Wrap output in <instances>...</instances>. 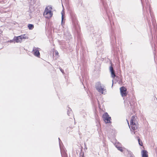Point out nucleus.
<instances>
[{"label": "nucleus", "instance_id": "nucleus-1", "mask_svg": "<svg viewBox=\"0 0 157 157\" xmlns=\"http://www.w3.org/2000/svg\"><path fill=\"white\" fill-rule=\"evenodd\" d=\"M52 7L50 6H47L45 8L43 15L45 18H49L52 17L53 13L52 12Z\"/></svg>", "mask_w": 157, "mask_h": 157}, {"label": "nucleus", "instance_id": "nucleus-2", "mask_svg": "<svg viewBox=\"0 0 157 157\" xmlns=\"http://www.w3.org/2000/svg\"><path fill=\"white\" fill-rule=\"evenodd\" d=\"M128 126L129 128L131 127L132 129L133 130H135L136 129L138 128V123L136 121V119L134 116L132 117L131 118L130 121V125L129 124L128 121L127 120Z\"/></svg>", "mask_w": 157, "mask_h": 157}, {"label": "nucleus", "instance_id": "nucleus-3", "mask_svg": "<svg viewBox=\"0 0 157 157\" xmlns=\"http://www.w3.org/2000/svg\"><path fill=\"white\" fill-rule=\"evenodd\" d=\"M95 88L99 92L102 94H105L106 93V90L105 87L102 86L100 82L96 83Z\"/></svg>", "mask_w": 157, "mask_h": 157}, {"label": "nucleus", "instance_id": "nucleus-4", "mask_svg": "<svg viewBox=\"0 0 157 157\" xmlns=\"http://www.w3.org/2000/svg\"><path fill=\"white\" fill-rule=\"evenodd\" d=\"M28 39V36L25 34H24L18 36H15L13 39L16 41V42L19 43L21 42L23 39Z\"/></svg>", "mask_w": 157, "mask_h": 157}, {"label": "nucleus", "instance_id": "nucleus-5", "mask_svg": "<svg viewBox=\"0 0 157 157\" xmlns=\"http://www.w3.org/2000/svg\"><path fill=\"white\" fill-rule=\"evenodd\" d=\"M102 118L106 123H111V118L107 113H105L102 116Z\"/></svg>", "mask_w": 157, "mask_h": 157}, {"label": "nucleus", "instance_id": "nucleus-6", "mask_svg": "<svg viewBox=\"0 0 157 157\" xmlns=\"http://www.w3.org/2000/svg\"><path fill=\"white\" fill-rule=\"evenodd\" d=\"M121 94L122 97H123L126 96L127 94L126 89L124 86L120 88Z\"/></svg>", "mask_w": 157, "mask_h": 157}, {"label": "nucleus", "instance_id": "nucleus-7", "mask_svg": "<svg viewBox=\"0 0 157 157\" xmlns=\"http://www.w3.org/2000/svg\"><path fill=\"white\" fill-rule=\"evenodd\" d=\"M33 53L36 56L39 57L40 53L38 48L34 47L33 50Z\"/></svg>", "mask_w": 157, "mask_h": 157}, {"label": "nucleus", "instance_id": "nucleus-8", "mask_svg": "<svg viewBox=\"0 0 157 157\" xmlns=\"http://www.w3.org/2000/svg\"><path fill=\"white\" fill-rule=\"evenodd\" d=\"M110 71L111 73L112 77L113 78H114L115 77V75L113 71V68L112 66L110 67Z\"/></svg>", "mask_w": 157, "mask_h": 157}, {"label": "nucleus", "instance_id": "nucleus-9", "mask_svg": "<svg viewBox=\"0 0 157 157\" xmlns=\"http://www.w3.org/2000/svg\"><path fill=\"white\" fill-rule=\"evenodd\" d=\"M142 157H148L147 152L146 150H143L142 151Z\"/></svg>", "mask_w": 157, "mask_h": 157}, {"label": "nucleus", "instance_id": "nucleus-10", "mask_svg": "<svg viewBox=\"0 0 157 157\" xmlns=\"http://www.w3.org/2000/svg\"><path fill=\"white\" fill-rule=\"evenodd\" d=\"M34 27V26L32 24H29L28 25V27L29 29H32Z\"/></svg>", "mask_w": 157, "mask_h": 157}, {"label": "nucleus", "instance_id": "nucleus-11", "mask_svg": "<svg viewBox=\"0 0 157 157\" xmlns=\"http://www.w3.org/2000/svg\"><path fill=\"white\" fill-rule=\"evenodd\" d=\"M116 147L118 148V149L120 150V151H121V152H123V150L122 149V148L121 147H120V146H118L117 145H116Z\"/></svg>", "mask_w": 157, "mask_h": 157}, {"label": "nucleus", "instance_id": "nucleus-12", "mask_svg": "<svg viewBox=\"0 0 157 157\" xmlns=\"http://www.w3.org/2000/svg\"><path fill=\"white\" fill-rule=\"evenodd\" d=\"M138 141L140 145V146H142L143 143L141 141H140V139H138Z\"/></svg>", "mask_w": 157, "mask_h": 157}, {"label": "nucleus", "instance_id": "nucleus-13", "mask_svg": "<svg viewBox=\"0 0 157 157\" xmlns=\"http://www.w3.org/2000/svg\"><path fill=\"white\" fill-rule=\"evenodd\" d=\"M61 14H62V22L63 21V11L62 12Z\"/></svg>", "mask_w": 157, "mask_h": 157}, {"label": "nucleus", "instance_id": "nucleus-14", "mask_svg": "<svg viewBox=\"0 0 157 157\" xmlns=\"http://www.w3.org/2000/svg\"><path fill=\"white\" fill-rule=\"evenodd\" d=\"M72 111H71V110H70V113L71 114V115L73 116V114L72 113Z\"/></svg>", "mask_w": 157, "mask_h": 157}, {"label": "nucleus", "instance_id": "nucleus-15", "mask_svg": "<svg viewBox=\"0 0 157 157\" xmlns=\"http://www.w3.org/2000/svg\"><path fill=\"white\" fill-rule=\"evenodd\" d=\"M55 52L56 55H58V53L57 51Z\"/></svg>", "mask_w": 157, "mask_h": 157}, {"label": "nucleus", "instance_id": "nucleus-16", "mask_svg": "<svg viewBox=\"0 0 157 157\" xmlns=\"http://www.w3.org/2000/svg\"><path fill=\"white\" fill-rule=\"evenodd\" d=\"M59 141L60 142V139H59Z\"/></svg>", "mask_w": 157, "mask_h": 157}, {"label": "nucleus", "instance_id": "nucleus-17", "mask_svg": "<svg viewBox=\"0 0 157 157\" xmlns=\"http://www.w3.org/2000/svg\"><path fill=\"white\" fill-rule=\"evenodd\" d=\"M67 114H68V115L69 116H70V115H69V113H67Z\"/></svg>", "mask_w": 157, "mask_h": 157}, {"label": "nucleus", "instance_id": "nucleus-18", "mask_svg": "<svg viewBox=\"0 0 157 157\" xmlns=\"http://www.w3.org/2000/svg\"><path fill=\"white\" fill-rule=\"evenodd\" d=\"M130 157H133V156H131Z\"/></svg>", "mask_w": 157, "mask_h": 157}, {"label": "nucleus", "instance_id": "nucleus-19", "mask_svg": "<svg viewBox=\"0 0 157 157\" xmlns=\"http://www.w3.org/2000/svg\"><path fill=\"white\" fill-rule=\"evenodd\" d=\"M61 72H63V71L62 70H61Z\"/></svg>", "mask_w": 157, "mask_h": 157}, {"label": "nucleus", "instance_id": "nucleus-20", "mask_svg": "<svg viewBox=\"0 0 157 157\" xmlns=\"http://www.w3.org/2000/svg\"><path fill=\"white\" fill-rule=\"evenodd\" d=\"M82 157H84V156H83Z\"/></svg>", "mask_w": 157, "mask_h": 157}]
</instances>
